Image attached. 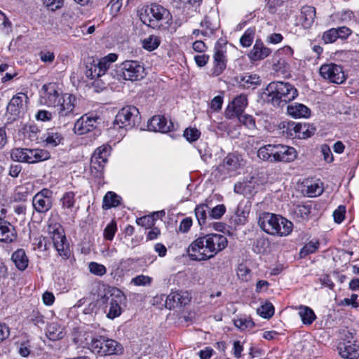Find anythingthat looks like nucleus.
Masks as SVG:
<instances>
[{
  "mask_svg": "<svg viewBox=\"0 0 359 359\" xmlns=\"http://www.w3.org/2000/svg\"><path fill=\"white\" fill-rule=\"evenodd\" d=\"M226 236L210 233L194 240L188 247L187 252L191 260L205 261L214 257L227 246Z\"/></svg>",
  "mask_w": 359,
  "mask_h": 359,
  "instance_id": "f257e3e1",
  "label": "nucleus"
},
{
  "mask_svg": "<svg viewBox=\"0 0 359 359\" xmlns=\"http://www.w3.org/2000/svg\"><path fill=\"white\" fill-rule=\"evenodd\" d=\"M258 225L266 233L281 237L288 236L293 229V224L290 221L268 212L259 214Z\"/></svg>",
  "mask_w": 359,
  "mask_h": 359,
  "instance_id": "f03ea898",
  "label": "nucleus"
},
{
  "mask_svg": "<svg viewBox=\"0 0 359 359\" xmlns=\"http://www.w3.org/2000/svg\"><path fill=\"white\" fill-rule=\"evenodd\" d=\"M103 291L98 294L100 303L104 306V312L109 319L118 317L122 313L121 305L126 302V296L116 287L102 285Z\"/></svg>",
  "mask_w": 359,
  "mask_h": 359,
  "instance_id": "7ed1b4c3",
  "label": "nucleus"
},
{
  "mask_svg": "<svg viewBox=\"0 0 359 359\" xmlns=\"http://www.w3.org/2000/svg\"><path fill=\"white\" fill-rule=\"evenodd\" d=\"M265 94L271 97L274 106H281L294 100L297 95V90L290 83L282 81L271 82L265 89Z\"/></svg>",
  "mask_w": 359,
  "mask_h": 359,
  "instance_id": "20e7f679",
  "label": "nucleus"
},
{
  "mask_svg": "<svg viewBox=\"0 0 359 359\" xmlns=\"http://www.w3.org/2000/svg\"><path fill=\"white\" fill-rule=\"evenodd\" d=\"M147 15V25L153 29H166L170 25L172 15L170 11L159 4H151Z\"/></svg>",
  "mask_w": 359,
  "mask_h": 359,
  "instance_id": "39448f33",
  "label": "nucleus"
},
{
  "mask_svg": "<svg viewBox=\"0 0 359 359\" xmlns=\"http://www.w3.org/2000/svg\"><path fill=\"white\" fill-rule=\"evenodd\" d=\"M50 153L45 149L15 148L11 152V158L15 161L36 163L49 159Z\"/></svg>",
  "mask_w": 359,
  "mask_h": 359,
  "instance_id": "423d86ee",
  "label": "nucleus"
},
{
  "mask_svg": "<svg viewBox=\"0 0 359 359\" xmlns=\"http://www.w3.org/2000/svg\"><path fill=\"white\" fill-rule=\"evenodd\" d=\"M140 121V112L134 106L123 107L116 114L114 125L118 128H132Z\"/></svg>",
  "mask_w": 359,
  "mask_h": 359,
  "instance_id": "0eeeda50",
  "label": "nucleus"
},
{
  "mask_svg": "<svg viewBox=\"0 0 359 359\" xmlns=\"http://www.w3.org/2000/svg\"><path fill=\"white\" fill-rule=\"evenodd\" d=\"M309 128L306 123L294 121H283L279 125L283 135L290 138L306 139L311 137L314 133V128L310 130Z\"/></svg>",
  "mask_w": 359,
  "mask_h": 359,
  "instance_id": "6e6552de",
  "label": "nucleus"
},
{
  "mask_svg": "<svg viewBox=\"0 0 359 359\" xmlns=\"http://www.w3.org/2000/svg\"><path fill=\"white\" fill-rule=\"evenodd\" d=\"M243 165V158L238 153H229L217 167L222 178L233 176Z\"/></svg>",
  "mask_w": 359,
  "mask_h": 359,
  "instance_id": "1a4fd4ad",
  "label": "nucleus"
},
{
  "mask_svg": "<svg viewBox=\"0 0 359 359\" xmlns=\"http://www.w3.org/2000/svg\"><path fill=\"white\" fill-rule=\"evenodd\" d=\"M320 76L331 83L341 84L346 80V76L341 65L334 63L324 64L319 69Z\"/></svg>",
  "mask_w": 359,
  "mask_h": 359,
  "instance_id": "9d476101",
  "label": "nucleus"
},
{
  "mask_svg": "<svg viewBox=\"0 0 359 359\" xmlns=\"http://www.w3.org/2000/svg\"><path fill=\"white\" fill-rule=\"evenodd\" d=\"M122 76L125 80L135 81L142 79L145 69L140 62L135 60H126L121 65Z\"/></svg>",
  "mask_w": 359,
  "mask_h": 359,
  "instance_id": "9b49d317",
  "label": "nucleus"
},
{
  "mask_svg": "<svg viewBox=\"0 0 359 359\" xmlns=\"http://www.w3.org/2000/svg\"><path fill=\"white\" fill-rule=\"evenodd\" d=\"M226 53V44L218 41L215 47V53L213 56L214 65L211 73L212 76H219L226 69L227 63Z\"/></svg>",
  "mask_w": 359,
  "mask_h": 359,
  "instance_id": "f8f14e48",
  "label": "nucleus"
},
{
  "mask_svg": "<svg viewBox=\"0 0 359 359\" xmlns=\"http://www.w3.org/2000/svg\"><path fill=\"white\" fill-rule=\"evenodd\" d=\"M49 232L52 234L54 247L59 255L65 259L69 258L70 255L69 245L62 229L59 226L57 228L53 227L51 230L50 226Z\"/></svg>",
  "mask_w": 359,
  "mask_h": 359,
  "instance_id": "ddd939ff",
  "label": "nucleus"
},
{
  "mask_svg": "<svg viewBox=\"0 0 359 359\" xmlns=\"http://www.w3.org/2000/svg\"><path fill=\"white\" fill-rule=\"evenodd\" d=\"M61 101L59 88L55 83L44 84L41 90V102L48 107H55Z\"/></svg>",
  "mask_w": 359,
  "mask_h": 359,
  "instance_id": "4468645a",
  "label": "nucleus"
},
{
  "mask_svg": "<svg viewBox=\"0 0 359 359\" xmlns=\"http://www.w3.org/2000/svg\"><path fill=\"white\" fill-rule=\"evenodd\" d=\"M111 147L108 145H102L95 149L90 158V170L101 174L107 162L110 154Z\"/></svg>",
  "mask_w": 359,
  "mask_h": 359,
  "instance_id": "2eb2a0df",
  "label": "nucleus"
},
{
  "mask_svg": "<svg viewBox=\"0 0 359 359\" xmlns=\"http://www.w3.org/2000/svg\"><path fill=\"white\" fill-rule=\"evenodd\" d=\"M61 101L56 107H58L60 119L65 117L72 116L75 107L76 97L71 94L65 93L60 97Z\"/></svg>",
  "mask_w": 359,
  "mask_h": 359,
  "instance_id": "dca6fc26",
  "label": "nucleus"
},
{
  "mask_svg": "<svg viewBox=\"0 0 359 359\" xmlns=\"http://www.w3.org/2000/svg\"><path fill=\"white\" fill-rule=\"evenodd\" d=\"M248 104L247 97L244 95H240L235 97L232 102L229 104L225 111V116L229 118L242 115Z\"/></svg>",
  "mask_w": 359,
  "mask_h": 359,
  "instance_id": "f3484780",
  "label": "nucleus"
},
{
  "mask_svg": "<svg viewBox=\"0 0 359 359\" xmlns=\"http://www.w3.org/2000/svg\"><path fill=\"white\" fill-rule=\"evenodd\" d=\"M98 117L90 116L87 114L79 118L74 127V131L77 135H83L93 130L96 128Z\"/></svg>",
  "mask_w": 359,
  "mask_h": 359,
  "instance_id": "a211bd4d",
  "label": "nucleus"
},
{
  "mask_svg": "<svg viewBox=\"0 0 359 359\" xmlns=\"http://www.w3.org/2000/svg\"><path fill=\"white\" fill-rule=\"evenodd\" d=\"M339 354L346 359H356L359 356L358 347L355 341L344 339L338 343Z\"/></svg>",
  "mask_w": 359,
  "mask_h": 359,
  "instance_id": "6ab92c4d",
  "label": "nucleus"
},
{
  "mask_svg": "<svg viewBox=\"0 0 359 359\" xmlns=\"http://www.w3.org/2000/svg\"><path fill=\"white\" fill-rule=\"evenodd\" d=\"M200 25L203 27L201 34L209 36L219 27V16L215 11H211L205 16Z\"/></svg>",
  "mask_w": 359,
  "mask_h": 359,
  "instance_id": "aec40b11",
  "label": "nucleus"
},
{
  "mask_svg": "<svg viewBox=\"0 0 359 359\" xmlns=\"http://www.w3.org/2000/svg\"><path fill=\"white\" fill-rule=\"evenodd\" d=\"M27 97L24 93H18L14 95L7 105V112L13 116V119L19 117L24 111V101L27 102Z\"/></svg>",
  "mask_w": 359,
  "mask_h": 359,
  "instance_id": "412c9836",
  "label": "nucleus"
},
{
  "mask_svg": "<svg viewBox=\"0 0 359 359\" xmlns=\"http://www.w3.org/2000/svg\"><path fill=\"white\" fill-rule=\"evenodd\" d=\"M17 238V232L14 226L9 222L0 218V241L10 243Z\"/></svg>",
  "mask_w": 359,
  "mask_h": 359,
  "instance_id": "4be33fe9",
  "label": "nucleus"
},
{
  "mask_svg": "<svg viewBox=\"0 0 359 359\" xmlns=\"http://www.w3.org/2000/svg\"><path fill=\"white\" fill-rule=\"evenodd\" d=\"M172 127V123L163 116H154L148 122L149 130L154 132L167 133Z\"/></svg>",
  "mask_w": 359,
  "mask_h": 359,
  "instance_id": "5701e85b",
  "label": "nucleus"
},
{
  "mask_svg": "<svg viewBox=\"0 0 359 359\" xmlns=\"http://www.w3.org/2000/svg\"><path fill=\"white\" fill-rule=\"evenodd\" d=\"M190 301L187 292H172L166 298L165 306L170 309L187 305Z\"/></svg>",
  "mask_w": 359,
  "mask_h": 359,
  "instance_id": "b1692460",
  "label": "nucleus"
},
{
  "mask_svg": "<svg viewBox=\"0 0 359 359\" xmlns=\"http://www.w3.org/2000/svg\"><path fill=\"white\" fill-rule=\"evenodd\" d=\"M277 144H266L257 151V156L262 161L270 163H277Z\"/></svg>",
  "mask_w": 359,
  "mask_h": 359,
  "instance_id": "393cba45",
  "label": "nucleus"
},
{
  "mask_svg": "<svg viewBox=\"0 0 359 359\" xmlns=\"http://www.w3.org/2000/svg\"><path fill=\"white\" fill-rule=\"evenodd\" d=\"M271 53L270 48L266 47L260 40H257L252 49L248 54L252 61L262 60L268 57Z\"/></svg>",
  "mask_w": 359,
  "mask_h": 359,
  "instance_id": "a878e982",
  "label": "nucleus"
},
{
  "mask_svg": "<svg viewBox=\"0 0 359 359\" xmlns=\"http://www.w3.org/2000/svg\"><path fill=\"white\" fill-rule=\"evenodd\" d=\"M277 149V162H292L297 156V152L293 147L278 144Z\"/></svg>",
  "mask_w": 359,
  "mask_h": 359,
  "instance_id": "bb28decb",
  "label": "nucleus"
},
{
  "mask_svg": "<svg viewBox=\"0 0 359 359\" xmlns=\"http://www.w3.org/2000/svg\"><path fill=\"white\" fill-rule=\"evenodd\" d=\"M94 337L95 335L90 331L78 330L74 334L73 341L78 346L89 349Z\"/></svg>",
  "mask_w": 359,
  "mask_h": 359,
  "instance_id": "cd10ccee",
  "label": "nucleus"
},
{
  "mask_svg": "<svg viewBox=\"0 0 359 359\" xmlns=\"http://www.w3.org/2000/svg\"><path fill=\"white\" fill-rule=\"evenodd\" d=\"M287 110L288 114L295 118H308L311 114L309 108L297 102L287 105Z\"/></svg>",
  "mask_w": 359,
  "mask_h": 359,
  "instance_id": "c85d7f7f",
  "label": "nucleus"
},
{
  "mask_svg": "<svg viewBox=\"0 0 359 359\" xmlns=\"http://www.w3.org/2000/svg\"><path fill=\"white\" fill-rule=\"evenodd\" d=\"M11 260L15 267L21 271H25L29 264V259L24 249L20 248L15 250L12 256Z\"/></svg>",
  "mask_w": 359,
  "mask_h": 359,
  "instance_id": "c756f323",
  "label": "nucleus"
},
{
  "mask_svg": "<svg viewBox=\"0 0 359 359\" xmlns=\"http://www.w3.org/2000/svg\"><path fill=\"white\" fill-rule=\"evenodd\" d=\"M244 88H255L261 84V79L256 74H245L242 76L238 81Z\"/></svg>",
  "mask_w": 359,
  "mask_h": 359,
  "instance_id": "7c9ffc66",
  "label": "nucleus"
},
{
  "mask_svg": "<svg viewBox=\"0 0 359 359\" xmlns=\"http://www.w3.org/2000/svg\"><path fill=\"white\" fill-rule=\"evenodd\" d=\"M32 205L37 212L46 213L51 209L53 201L52 199L42 198L34 196L32 198Z\"/></svg>",
  "mask_w": 359,
  "mask_h": 359,
  "instance_id": "2f4dec72",
  "label": "nucleus"
},
{
  "mask_svg": "<svg viewBox=\"0 0 359 359\" xmlns=\"http://www.w3.org/2000/svg\"><path fill=\"white\" fill-rule=\"evenodd\" d=\"M46 335L50 340H60L65 335V329L57 323H52L47 327Z\"/></svg>",
  "mask_w": 359,
  "mask_h": 359,
  "instance_id": "473e14b6",
  "label": "nucleus"
},
{
  "mask_svg": "<svg viewBox=\"0 0 359 359\" xmlns=\"http://www.w3.org/2000/svg\"><path fill=\"white\" fill-rule=\"evenodd\" d=\"M123 351V346L118 341L104 337V346L102 355L118 354Z\"/></svg>",
  "mask_w": 359,
  "mask_h": 359,
  "instance_id": "72a5a7b5",
  "label": "nucleus"
},
{
  "mask_svg": "<svg viewBox=\"0 0 359 359\" xmlns=\"http://www.w3.org/2000/svg\"><path fill=\"white\" fill-rule=\"evenodd\" d=\"M60 203L66 214L72 212L76 205L75 194L73 191L65 193L60 199Z\"/></svg>",
  "mask_w": 359,
  "mask_h": 359,
  "instance_id": "f704fd0d",
  "label": "nucleus"
},
{
  "mask_svg": "<svg viewBox=\"0 0 359 359\" xmlns=\"http://www.w3.org/2000/svg\"><path fill=\"white\" fill-rule=\"evenodd\" d=\"M121 198L113 191H108L103 198L102 208L109 209L112 207H117L121 203Z\"/></svg>",
  "mask_w": 359,
  "mask_h": 359,
  "instance_id": "c9c22d12",
  "label": "nucleus"
},
{
  "mask_svg": "<svg viewBox=\"0 0 359 359\" xmlns=\"http://www.w3.org/2000/svg\"><path fill=\"white\" fill-rule=\"evenodd\" d=\"M316 18V8L311 6H303L301 11V18L306 26L311 25Z\"/></svg>",
  "mask_w": 359,
  "mask_h": 359,
  "instance_id": "e433bc0d",
  "label": "nucleus"
},
{
  "mask_svg": "<svg viewBox=\"0 0 359 359\" xmlns=\"http://www.w3.org/2000/svg\"><path fill=\"white\" fill-rule=\"evenodd\" d=\"M42 139L46 145L55 147L62 142L63 137L60 133L51 130L44 135Z\"/></svg>",
  "mask_w": 359,
  "mask_h": 359,
  "instance_id": "4c0bfd02",
  "label": "nucleus"
},
{
  "mask_svg": "<svg viewBox=\"0 0 359 359\" xmlns=\"http://www.w3.org/2000/svg\"><path fill=\"white\" fill-rule=\"evenodd\" d=\"M299 315L304 325H311L316 318L313 311L308 306H301Z\"/></svg>",
  "mask_w": 359,
  "mask_h": 359,
  "instance_id": "58836bf2",
  "label": "nucleus"
},
{
  "mask_svg": "<svg viewBox=\"0 0 359 359\" xmlns=\"http://www.w3.org/2000/svg\"><path fill=\"white\" fill-rule=\"evenodd\" d=\"M104 346V336H95L91 344L89 346V350L99 355L102 354L103 348Z\"/></svg>",
  "mask_w": 359,
  "mask_h": 359,
  "instance_id": "ea45409f",
  "label": "nucleus"
},
{
  "mask_svg": "<svg viewBox=\"0 0 359 359\" xmlns=\"http://www.w3.org/2000/svg\"><path fill=\"white\" fill-rule=\"evenodd\" d=\"M85 74L88 78L94 79L102 76L100 69L97 63L93 61L86 65Z\"/></svg>",
  "mask_w": 359,
  "mask_h": 359,
  "instance_id": "a19ab883",
  "label": "nucleus"
},
{
  "mask_svg": "<svg viewBox=\"0 0 359 359\" xmlns=\"http://www.w3.org/2000/svg\"><path fill=\"white\" fill-rule=\"evenodd\" d=\"M257 313L264 318L269 319L274 314V307L269 302H266L257 310Z\"/></svg>",
  "mask_w": 359,
  "mask_h": 359,
  "instance_id": "79ce46f5",
  "label": "nucleus"
},
{
  "mask_svg": "<svg viewBox=\"0 0 359 359\" xmlns=\"http://www.w3.org/2000/svg\"><path fill=\"white\" fill-rule=\"evenodd\" d=\"M160 42L161 40L159 37L151 35L148 38L143 40L142 46L144 49L151 51L156 49L159 46Z\"/></svg>",
  "mask_w": 359,
  "mask_h": 359,
  "instance_id": "37998d69",
  "label": "nucleus"
},
{
  "mask_svg": "<svg viewBox=\"0 0 359 359\" xmlns=\"http://www.w3.org/2000/svg\"><path fill=\"white\" fill-rule=\"evenodd\" d=\"M206 208H208V207L204 204L197 205L195 208V215L200 226L205 224L207 219Z\"/></svg>",
  "mask_w": 359,
  "mask_h": 359,
  "instance_id": "c03bdc74",
  "label": "nucleus"
},
{
  "mask_svg": "<svg viewBox=\"0 0 359 359\" xmlns=\"http://www.w3.org/2000/svg\"><path fill=\"white\" fill-rule=\"evenodd\" d=\"M311 208L310 205H298L294 208V213L297 217H299L302 220H308Z\"/></svg>",
  "mask_w": 359,
  "mask_h": 359,
  "instance_id": "a18cd8bd",
  "label": "nucleus"
},
{
  "mask_svg": "<svg viewBox=\"0 0 359 359\" xmlns=\"http://www.w3.org/2000/svg\"><path fill=\"white\" fill-rule=\"evenodd\" d=\"M319 247L318 241H310L308 243L305 244L304 246L300 250V256L301 257H304L309 254L315 252Z\"/></svg>",
  "mask_w": 359,
  "mask_h": 359,
  "instance_id": "49530a36",
  "label": "nucleus"
},
{
  "mask_svg": "<svg viewBox=\"0 0 359 359\" xmlns=\"http://www.w3.org/2000/svg\"><path fill=\"white\" fill-rule=\"evenodd\" d=\"M255 32L252 29H248L240 39L242 46L248 48L251 46L254 39Z\"/></svg>",
  "mask_w": 359,
  "mask_h": 359,
  "instance_id": "de8ad7c7",
  "label": "nucleus"
},
{
  "mask_svg": "<svg viewBox=\"0 0 359 359\" xmlns=\"http://www.w3.org/2000/svg\"><path fill=\"white\" fill-rule=\"evenodd\" d=\"M323 192L322 183L320 182L311 183L307 186V193L309 196H320Z\"/></svg>",
  "mask_w": 359,
  "mask_h": 359,
  "instance_id": "09e8293b",
  "label": "nucleus"
},
{
  "mask_svg": "<svg viewBox=\"0 0 359 359\" xmlns=\"http://www.w3.org/2000/svg\"><path fill=\"white\" fill-rule=\"evenodd\" d=\"M251 271L245 264H239L237 268V276L243 281L247 282L250 279Z\"/></svg>",
  "mask_w": 359,
  "mask_h": 359,
  "instance_id": "8fccbe9b",
  "label": "nucleus"
},
{
  "mask_svg": "<svg viewBox=\"0 0 359 359\" xmlns=\"http://www.w3.org/2000/svg\"><path fill=\"white\" fill-rule=\"evenodd\" d=\"M88 268L91 273L99 276L104 275L107 272L105 266L97 262H90L89 264Z\"/></svg>",
  "mask_w": 359,
  "mask_h": 359,
  "instance_id": "3c124183",
  "label": "nucleus"
},
{
  "mask_svg": "<svg viewBox=\"0 0 359 359\" xmlns=\"http://www.w3.org/2000/svg\"><path fill=\"white\" fill-rule=\"evenodd\" d=\"M233 324L236 327H238L241 330L251 329L255 326L254 323L251 320L246 318L235 319L233 320Z\"/></svg>",
  "mask_w": 359,
  "mask_h": 359,
  "instance_id": "603ef678",
  "label": "nucleus"
},
{
  "mask_svg": "<svg viewBox=\"0 0 359 359\" xmlns=\"http://www.w3.org/2000/svg\"><path fill=\"white\" fill-rule=\"evenodd\" d=\"M201 135V132L195 128H188L184 131V137L190 142L196 141Z\"/></svg>",
  "mask_w": 359,
  "mask_h": 359,
  "instance_id": "864d4df0",
  "label": "nucleus"
},
{
  "mask_svg": "<svg viewBox=\"0 0 359 359\" xmlns=\"http://www.w3.org/2000/svg\"><path fill=\"white\" fill-rule=\"evenodd\" d=\"M152 278L148 276L139 275L131 280V283L136 286H146L149 285L151 283Z\"/></svg>",
  "mask_w": 359,
  "mask_h": 359,
  "instance_id": "5fc2aeb1",
  "label": "nucleus"
},
{
  "mask_svg": "<svg viewBox=\"0 0 359 359\" xmlns=\"http://www.w3.org/2000/svg\"><path fill=\"white\" fill-rule=\"evenodd\" d=\"M225 211L226 208L224 205H217L210 210L209 212V217L211 219H218L225 213Z\"/></svg>",
  "mask_w": 359,
  "mask_h": 359,
  "instance_id": "6e6d98bb",
  "label": "nucleus"
},
{
  "mask_svg": "<svg viewBox=\"0 0 359 359\" xmlns=\"http://www.w3.org/2000/svg\"><path fill=\"white\" fill-rule=\"evenodd\" d=\"M116 231V224L111 222L107 225L104 230V238L109 241H111L114 238V234Z\"/></svg>",
  "mask_w": 359,
  "mask_h": 359,
  "instance_id": "4d7b16f0",
  "label": "nucleus"
},
{
  "mask_svg": "<svg viewBox=\"0 0 359 359\" xmlns=\"http://www.w3.org/2000/svg\"><path fill=\"white\" fill-rule=\"evenodd\" d=\"M336 29L332 28L323 34V39L326 43H333L338 39Z\"/></svg>",
  "mask_w": 359,
  "mask_h": 359,
  "instance_id": "13d9d810",
  "label": "nucleus"
},
{
  "mask_svg": "<svg viewBox=\"0 0 359 359\" xmlns=\"http://www.w3.org/2000/svg\"><path fill=\"white\" fill-rule=\"evenodd\" d=\"M43 4L52 11H55L62 7L64 0H43Z\"/></svg>",
  "mask_w": 359,
  "mask_h": 359,
  "instance_id": "bf43d9fd",
  "label": "nucleus"
},
{
  "mask_svg": "<svg viewBox=\"0 0 359 359\" xmlns=\"http://www.w3.org/2000/svg\"><path fill=\"white\" fill-rule=\"evenodd\" d=\"M243 349V343L238 340L233 341L232 353L236 359L241 358Z\"/></svg>",
  "mask_w": 359,
  "mask_h": 359,
  "instance_id": "052dcab7",
  "label": "nucleus"
},
{
  "mask_svg": "<svg viewBox=\"0 0 359 359\" xmlns=\"http://www.w3.org/2000/svg\"><path fill=\"white\" fill-rule=\"evenodd\" d=\"M358 296L356 294H352L350 298H344L341 304L344 306H351L353 308L357 309L359 307V302L358 301Z\"/></svg>",
  "mask_w": 359,
  "mask_h": 359,
  "instance_id": "680f3d73",
  "label": "nucleus"
},
{
  "mask_svg": "<svg viewBox=\"0 0 359 359\" xmlns=\"http://www.w3.org/2000/svg\"><path fill=\"white\" fill-rule=\"evenodd\" d=\"M346 208L344 205H339L337 209L333 212L334 220L336 223L340 224L344 219Z\"/></svg>",
  "mask_w": 359,
  "mask_h": 359,
  "instance_id": "e2e57ef3",
  "label": "nucleus"
},
{
  "mask_svg": "<svg viewBox=\"0 0 359 359\" xmlns=\"http://www.w3.org/2000/svg\"><path fill=\"white\" fill-rule=\"evenodd\" d=\"M39 57L42 62L50 64L55 60V54L49 50H42L39 53Z\"/></svg>",
  "mask_w": 359,
  "mask_h": 359,
  "instance_id": "0e129e2a",
  "label": "nucleus"
},
{
  "mask_svg": "<svg viewBox=\"0 0 359 359\" xmlns=\"http://www.w3.org/2000/svg\"><path fill=\"white\" fill-rule=\"evenodd\" d=\"M30 320L37 326L44 324V317L38 311H33L30 315Z\"/></svg>",
  "mask_w": 359,
  "mask_h": 359,
  "instance_id": "69168bd1",
  "label": "nucleus"
},
{
  "mask_svg": "<svg viewBox=\"0 0 359 359\" xmlns=\"http://www.w3.org/2000/svg\"><path fill=\"white\" fill-rule=\"evenodd\" d=\"M283 0H268L267 2V8L268 11L271 13H275L277 11L278 7H280L283 5Z\"/></svg>",
  "mask_w": 359,
  "mask_h": 359,
  "instance_id": "338daca9",
  "label": "nucleus"
},
{
  "mask_svg": "<svg viewBox=\"0 0 359 359\" xmlns=\"http://www.w3.org/2000/svg\"><path fill=\"white\" fill-rule=\"evenodd\" d=\"M52 114L46 110H39L36 114V118L38 121H48L52 119Z\"/></svg>",
  "mask_w": 359,
  "mask_h": 359,
  "instance_id": "774afa93",
  "label": "nucleus"
}]
</instances>
